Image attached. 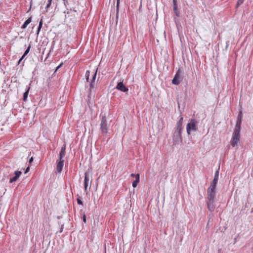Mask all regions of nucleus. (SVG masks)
<instances>
[{
	"mask_svg": "<svg viewBox=\"0 0 253 253\" xmlns=\"http://www.w3.org/2000/svg\"><path fill=\"white\" fill-rule=\"evenodd\" d=\"M29 170H30V167H28L26 168V170H25V173H27V172L29 171Z\"/></svg>",
	"mask_w": 253,
	"mask_h": 253,
	"instance_id": "7c9ffc66",
	"label": "nucleus"
},
{
	"mask_svg": "<svg viewBox=\"0 0 253 253\" xmlns=\"http://www.w3.org/2000/svg\"><path fill=\"white\" fill-rule=\"evenodd\" d=\"M90 97H91V96H90V94H89L88 95V102H89V99H90Z\"/></svg>",
	"mask_w": 253,
	"mask_h": 253,
	"instance_id": "c9c22d12",
	"label": "nucleus"
},
{
	"mask_svg": "<svg viewBox=\"0 0 253 253\" xmlns=\"http://www.w3.org/2000/svg\"><path fill=\"white\" fill-rule=\"evenodd\" d=\"M181 71L178 69L176 73L173 80H172V83L175 85H178L182 81V79L180 77Z\"/></svg>",
	"mask_w": 253,
	"mask_h": 253,
	"instance_id": "39448f33",
	"label": "nucleus"
},
{
	"mask_svg": "<svg viewBox=\"0 0 253 253\" xmlns=\"http://www.w3.org/2000/svg\"><path fill=\"white\" fill-rule=\"evenodd\" d=\"M86 80L88 81V80L89 79V76H88V75H87V74H86Z\"/></svg>",
	"mask_w": 253,
	"mask_h": 253,
	"instance_id": "e433bc0d",
	"label": "nucleus"
},
{
	"mask_svg": "<svg viewBox=\"0 0 253 253\" xmlns=\"http://www.w3.org/2000/svg\"><path fill=\"white\" fill-rule=\"evenodd\" d=\"M219 167L218 168V169L215 171L214 174V178L218 179L219 177Z\"/></svg>",
	"mask_w": 253,
	"mask_h": 253,
	"instance_id": "4be33fe9",
	"label": "nucleus"
},
{
	"mask_svg": "<svg viewBox=\"0 0 253 253\" xmlns=\"http://www.w3.org/2000/svg\"><path fill=\"white\" fill-rule=\"evenodd\" d=\"M64 1V3L65 4L66 0H63Z\"/></svg>",
	"mask_w": 253,
	"mask_h": 253,
	"instance_id": "ea45409f",
	"label": "nucleus"
},
{
	"mask_svg": "<svg viewBox=\"0 0 253 253\" xmlns=\"http://www.w3.org/2000/svg\"><path fill=\"white\" fill-rule=\"evenodd\" d=\"M77 200L79 205H83V202L80 198H78Z\"/></svg>",
	"mask_w": 253,
	"mask_h": 253,
	"instance_id": "cd10ccee",
	"label": "nucleus"
},
{
	"mask_svg": "<svg viewBox=\"0 0 253 253\" xmlns=\"http://www.w3.org/2000/svg\"><path fill=\"white\" fill-rule=\"evenodd\" d=\"M116 89L124 92L128 91V89L123 83V80L118 83L116 87Z\"/></svg>",
	"mask_w": 253,
	"mask_h": 253,
	"instance_id": "423d86ee",
	"label": "nucleus"
},
{
	"mask_svg": "<svg viewBox=\"0 0 253 253\" xmlns=\"http://www.w3.org/2000/svg\"><path fill=\"white\" fill-rule=\"evenodd\" d=\"M196 121L194 120H191L190 122L187 125V132L188 134H190L192 130L196 131Z\"/></svg>",
	"mask_w": 253,
	"mask_h": 253,
	"instance_id": "20e7f679",
	"label": "nucleus"
},
{
	"mask_svg": "<svg viewBox=\"0 0 253 253\" xmlns=\"http://www.w3.org/2000/svg\"><path fill=\"white\" fill-rule=\"evenodd\" d=\"M22 60H21V59H19V61H18V64H20V62L22 61Z\"/></svg>",
	"mask_w": 253,
	"mask_h": 253,
	"instance_id": "58836bf2",
	"label": "nucleus"
},
{
	"mask_svg": "<svg viewBox=\"0 0 253 253\" xmlns=\"http://www.w3.org/2000/svg\"><path fill=\"white\" fill-rule=\"evenodd\" d=\"M216 186V185L212 184L211 183L210 187H209V188L207 190L211 191V192L212 191H215Z\"/></svg>",
	"mask_w": 253,
	"mask_h": 253,
	"instance_id": "a211bd4d",
	"label": "nucleus"
},
{
	"mask_svg": "<svg viewBox=\"0 0 253 253\" xmlns=\"http://www.w3.org/2000/svg\"><path fill=\"white\" fill-rule=\"evenodd\" d=\"M31 22V17H29L28 19H27L24 24L22 25L21 28L25 29L28 25Z\"/></svg>",
	"mask_w": 253,
	"mask_h": 253,
	"instance_id": "dca6fc26",
	"label": "nucleus"
},
{
	"mask_svg": "<svg viewBox=\"0 0 253 253\" xmlns=\"http://www.w3.org/2000/svg\"><path fill=\"white\" fill-rule=\"evenodd\" d=\"M101 122H100V130L102 133L104 135L106 134L109 128V125L107 123L106 117L105 115L101 114Z\"/></svg>",
	"mask_w": 253,
	"mask_h": 253,
	"instance_id": "7ed1b4c3",
	"label": "nucleus"
},
{
	"mask_svg": "<svg viewBox=\"0 0 253 253\" xmlns=\"http://www.w3.org/2000/svg\"><path fill=\"white\" fill-rule=\"evenodd\" d=\"M66 154V144H64L63 146L62 147L61 149V151L59 153V159L60 160H63V158L65 156Z\"/></svg>",
	"mask_w": 253,
	"mask_h": 253,
	"instance_id": "f8f14e48",
	"label": "nucleus"
},
{
	"mask_svg": "<svg viewBox=\"0 0 253 253\" xmlns=\"http://www.w3.org/2000/svg\"><path fill=\"white\" fill-rule=\"evenodd\" d=\"M84 187L85 192H87L88 183L89 181V177L88 173L86 172L84 174Z\"/></svg>",
	"mask_w": 253,
	"mask_h": 253,
	"instance_id": "6e6552de",
	"label": "nucleus"
},
{
	"mask_svg": "<svg viewBox=\"0 0 253 253\" xmlns=\"http://www.w3.org/2000/svg\"><path fill=\"white\" fill-rule=\"evenodd\" d=\"M76 12L75 10L72 11V9H67L64 12V13H65V18H70V14L72 13V12Z\"/></svg>",
	"mask_w": 253,
	"mask_h": 253,
	"instance_id": "2eb2a0df",
	"label": "nucleus"
},
{
	"mask_svg": "<svg viewBox=\"0 0 253 253\" xmlns=\"http://www.w3.org/2000/svg\"><path fill=\"white\" fill-rule=\"evenodd\" d=\"M83 220L84 223H86V216L85 214H84L83 216Z\"/></svg>",
	"mask_w": 253,
	"mask_h": 253,
	"instance_id": "c85d7f7f",
	"label": "nucleus"
},
{
	"mask_svg": "<svg viewBox=\"0 0 253 253\" xmlns=\"http://www.w3.org/2000/svg\"><path fill=\"white\" fill-rule=\"evenodd\" d=\"M208 200L209 201H214L215 197V191H211L207 190Z\"/></svg>",
	"mask_w": 253,
	"mask_h": 253,
	"instance_id": "1a4fd4ad",
	"label": "nucleus"
},
{
	"mask_svg": "<svg viewBox=\"0 0 253 253\" xmlns=\"http://www.w3.org/2000/svg\"><path fill=\"white\" fill-rule=\"evenodd\" d=\"M52 0H48V3L51 4Z\"/></svg>",
	"mask_w": 253,
	"mask_h": 253,
	"instance_id": "4c0bfd02",
	"label": "nucleus"
},
{
	"mask_svg": "<svg viewBox=\"0 0 253 253\" xmlns=\"http://www.w3.org/2000/svg\"><path fill=\"white\" fill-rule=\"evenodd\" d=\"M139 178L140 175L139 174L137 173L136 175V179L133 182H132V186L135 188L137 186L138 183L139 181Z\"/></svg>",
	"mask_w": 253,
	"mask_h": 253,
	"instance_id": "4468645a",
	"label": "nucleus"
},
{
	"mask_svg": "<svg viewBox=\"0 0 253 253\" xmlns=\"http://www.w3.org/2000/svg\"><path fill=\"white\" fill-rule=\"evenodd\" d=\"M177 7V0H173V7Z\"/></svg>",
	"mask_w": 253,
	"mask_h": 253,
	"instance_id": "a878e982",
	"label": "nucleus"
},
{
	"mask_svg": "<svg viewBox=\"0 0 253 253\" xmlns=\"http://www.w3.org/2000/svg\"><path fill=\"white\" fill-rule=\"evenodd\" d=\"M63 65V63H61L59 66L56 67V71L58 70Z\"/></svg>",
	"mask_w": 253,
	"mask_h": 253,
	"instance_id": "c756f323",
	"label": "nucleus"
},
{
	"mask_svg": "<svg viewBox=\"0 0 253 253\" xmlns=\"http://www.w3.org/2000/svg\"><path fill=\"white\" fill-rule=\"evenodd\" d=\"M242 112L240 111L238 116L237 119H240L242 121Z\"/></svg>",
	"mask_w": 253,
	"mask_h": 253,
	"instance_id": "bb28decb",
	"label": "nucleus"
},
{
	"mask_svg": "<svg viewBox=\"0 0 253 253\" xmlns=\"http://www.w3.org/2000/svg\"><path fill=\"white\" fill-rule=\"evenodd\" d=\"M120 0H117V5H116V10H117L116 19L117 20L118 18V11H119V4H120Z\"/></svg>",
	"mask_w": 253,
	"mask_h": 253,
	"instance_id": "aec40b11",
	"label": "nucleus"
},
{
	"mask_svg": "<svg viewBox=\"0 0 253 253\" xmlns=\"http://www.w3.org/2000/svg\"><path fill=\"white\" fill-rule=\"evenodd\" d=\"M244 0H238L236 6L238 7L242 4L244 2Z\"/></svg>",
	"mask_w": 253,
	"mask_h": 253,
	"instance_id": "5701e85b",
	"label": "nucleus"
},
{
	"mask_svg": "<svg viewBox=\"0 0 253 253\" xmlns=\"http://www.w3.org/2000/svg\"><path fill=\"white\" fill-rule=\"evenodd\" d=\"M183 118L180 117L179 121L176 123V127L173 133V141L174 144H179L182 140L181 131L183 129L182 123Z\"/></svg>",
	"mask_w": 253,
	"mask_h": 253,
	"instance_id": "f257e3e1",
	"label": "nucleus"
},
{
	"mask_svg": "<svg viewBox=\"0 0 253 253\" xmlns=\"http://www.w3.org/2000/svg\"><path fill=\"white\" fill-rule=\"evenodd\" d=\"M214 201H209L207 202V205L208 210L212 212L214 211L215 209V206L214 205Z\"/></svg>",
	"mask_w": 253,
	"mask_h": 253,
	"instance_id": "9b49d317",
	"label": "nucleus"
},
{
	"mask_svg": "<svg viewBox=\"0 0 253 253\" xmlns=\"http://www.w3.org/2000/svg\"><path fill=\"white\" fill-rule=\"evenodd\" d=\"M173 11L174 14L177 17L179 16V12H178L177 10V7H173Z\"/></svg>",
	"mask_w": 253,
	"mask_h": 253,
	"instance_id": "412c9836",
	"label": "nucleus"
},
{
	"mask_svg": "<svg viewBox=\"0 0 253 253\" xmlns=\"http://www.w3.org/2000/svg\"><path fill=\"white\" fill-rule=\"evenodd\" d=\"M15 176L12 178H11L9 180L10 183H12L17 180V179L20 177L21 175L22 172L20 171L16 170L14 172Z\"/></svg>",
	"mask_w": 253,
	"mask_h": 253,
	"instance_id": "9d476101",
	"label": "nucleus"
},
{
	"mask_svg": "<svg viewBox=\"0 0 253 253\" xmlns=\"http://www.w3.org/2000/svg\"><path fill=\"white\" fill-rule=\"evenodd\" d=\"M97 70H96L95 72L94 73V75H93V77L91 79V81L90 83V88L89 90L91 91V89L94 87V82L95 80L96 79V74H97Z\"/></svg>",
	"mask_w": 253,
	"mask_h": 253,
	"instance_id": "ddd939ff",
	"label": "nucleus"
},
{
	"mask_svg": "<svg viewBox=\"0 0 253 253\" xmlns=\"http://www.w3.org/2000/svg\"><path fill=\"white\" fill-rule=\"evenodd\" d=\"M33 161V157H31L29 161V162L30 164H31L32 162Z\"/></svg>",
	"mask_w": 253,
	"mask_h": 253,
	"instance_id": "473e14b6",
	"label": "nucleus"
},
{
	"mask_svg": "<svg viewBox=\"0 0 253 253\" xmlns=\"http://www.w3.org/2000/svg\"><path fill=\"white\" fill-rule=\"evenodd\" d=\"M136 174H135L131 173V175H130V176H131V177H135L136 178Z\"/></svg>",
	"mask_w": 253,
	"mask_h": 253,
	"instance_id": "72a5a7b5",
	"label": "nucleus"
},
{
	"mask_svg": "<svg viewBox=\"0 0 253 253\" xmlns=\"http://www.w3.org/2000/svg\"><path fill=\"white\" fill-rule=\"evenodd\" d=\"M30 48H31V45H29L28 46L27 49L25 50V52L24 53V55H26L29 53V52L30 51Z\"/></svg>",
	"mask_w": 253,
	"mask_h": 253,
	"instance_id": "b1692460",
	"label": "nucleus"
},
{
	"mask_svg": "<svg viewBox=\"0 0 253 253\" xmlns=\"http://www.w3.org/2000/svg\"><path fill=\"white\" fill-rule=\"evenodd\" d=\"M51 4L50 3H48L45 7V8L46 9H47L48 8H49Z\"/></svg>",
	"mask_w": 253,
	"mask_h": 253,
	"instance_id": "2f4dec72",
	"label": "nucleus"
},
{
	"mask_svg": "<svg viewBox=\"0 0 253 253\" xmlns=\"http://www.w3.org/2000/svg\"><path fill=\"white\" fill-rule=\"evenodd\" d=\"M26 55L23 54L22 57L20 58L21 60H23Z\"/></svg>",
	"mask_w": 253,
	"mask_h": 253,
	"instance_id": "f704fd0d",
	"label": "nucleus"
},
{
	"mask_svg": "<svg viewBox=\"0 0 253 253\" xmlns=\"http://www.w3.org/2000/svg\"><path fill=\"white\" fill-rule=\"evenodd\" d=\"M218 179H217V178H213L212 182L211 183V184H215L216 185V184H217V181H218Z\"/></svg>",
	"mask_w": 253,
	"mask_h": 253,
	"instance_id": "393cba45",
	"label": "nucleus"
},
{
	"mask_svg": "<svg viewBox=\"0 0 253 253\" xmlns=\"http://www.w3.org/2000/svg\"><path fill=\"white\" fill-rule=\"evenodd\" d=\"M42 20L41 19L39 22V26L38 28L37 34H39V33L40 31L41 30V29L42 27Z\"/></svg>",
	"mask_w": 253,
	"mask_h": 253,
	"instance_id": "6ab92c4d",
	"label": "nucleus"
},
{
	"mask_svg": "<svg viewBox=\"0 0 253 253\" xmlns=\"http://www.w3.org/2000/svg\"><path fill=\"white\" fill-rule=\"evenodd\" d=\"M30 88V87L29 86L28 87L27 90L23 94V99L24 101H26L27 100Z\"/></svg>",
	"mask_w": 253,
	"mask_h": 253,
	"instance_id": "f3484780",
	"label": "nucleus"
},
{
	"mask_svg": "<svg viewBox=\"0 0 253 253\" xmlns=\"http://www.w3.org/2000/svg\"><path fill=\"white\" fill-rule=\"evenodd\" d=\"M64 166V160L59 159L57 162L56 170L58 172H61Z\"/></svg>",
	"mask_w": 253,
	"mask_h": 253,
	"instance_id": "0eeeda50",
	"label": "nucleus"
},
{
	"mask_svg": "<svg viewBox=\"0 0 253 253\" xmlns=\"http://www.w3.org/2000/svg\"><path fill=\"white\" fill-rule=\"evenodd\" d=\"M242 121L240 119H237L235 128L232 135V139L231 141V145L232 147H238L237 143L240 140L241 125Z\"/></svg>",
	"mask_w": 253,
	"mask_h": 253,
	"instance_id": "f03ea898",
	"label": "nucleus"
}]
</instances>
